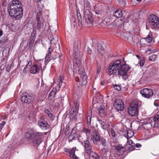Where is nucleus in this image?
<instances>
[{"mask_svg": "<svg viewBox=\"0 0 159 159\" xmlns=\"http://www.w3.org/2000/svg\"><path fill=\"white\" fill-rule=\"evenodd\" d=\"M42 135L41 133L36 132L31 129H28L25 134L30 143L35 147L38 146L42 142Z\"/></svg>", "mask_w": 159, "mask_h": 159, "instance_id": "obj_1", "label": "nucleus"}, {"mask_svg": "<svg viewBox=\"0 0 159 159\" xmlns=\"http://www.w3.org/2000/svg\"><path fill=\"white\" fill-rule=\"evenodd\" d=\"M119 63L117 75L122 76L124 80H126L128 78L127 73L131 69L130 67L126 64H121L120 60H117Z\"/></svg>", "mask_w": 159, "mask_h": 159, "instance_id": "obj_2", "label": "nucleus"}, {"mask_svg": "<svg viewBox=\"0 0 159 159\" xmlns=\"http://www.w3.org/2000/svg\"><path fill=\"white\" fill-rule=\"evenodd\" d=\"M8 13L13 19L18 20L21 18L23 16L22 9L20 8L19 10L12 8L7 7Z\"/></svg>", "mask_w": 159, "mask_h": 159, "instance_id": "obj_3", "label": "nucleus"}, {"mask_svg": "<svg viewBox=\"0 0 159 159\" xmlns=\"http://www.w3.org/2000/svg\"><path fill=\"white\" fill-rule=\"evenodd\" d=\"M139 107L137 101H133L128 108V112L129 115L132 116H137L139 114Z\"/></svg>", "mask_w": 159, "mask_h": 159, "instance_id": "obj_4", "label": "nucleus"}, {"mask_svg": "<svg viewBox=\"0 0 159 159\" xmlns=\"http://www.w3.org/2000/svg\"><path fill=\"white\" fill-rule=\"evenodd\" d=\"M149 25L153 29L159 27V18L156 15L152 14L149 15L148 18Z\"/></svg>", "mask_w": 159, "mask_h": 159, "instance_id": "obj_5", "label": "nucleus"}, {"mask_svg": "<svg viewBox=\"0 0 159 159\" xmlns=\"http://www.w3.org/2000/svg\"><path fill=\"white\" fill-rule=\"evenodd\" d=\"M119 63L117 60L113 63H111L106 70L107 74L109 75H116L117 72H118L119 67L118 65Z\"/></svg>", "mask_w": 159, "mask_h": 159, "instance_id": "obj_6", "label": "nucleus"}, {"mask_svg": "<svg viewBox=\"0 0 159 159\" xmlns=\"http://www.w3.org/2000/svg\"><path fill=\"white\" fill-rule=\"evenodd\" d=\"M34 99V98L33 95L27 93H23L21 98V100L22 102L27 104H29L33 102Z\"/></svg>", "mask_w": 159, "mask_h": 159, "instance_id": "obj_7", "label": "nucleus"}, {"mask_svg": "<svg viewBox=\"0 0 159 159\" xmlns=\"http://www.w3.org/2000/svg\"><path fill=\"white\" fill-rule=\"evenodd\" d=\"M78 74L80 76V80H81V82L80 83V84L82 86H84L87 84V75L83 68H81V69H78Z\"/></svg>", "mask_w": 159, "mask_h": 159, "instance_id": "obj_8", "label": "nucleus"}, {"mask_svg": "<svg viewBox=\"0 0 159 159\" xmlns=\"http://www.w3.org/2000/svg\"><path fill=\"white\" fill-rule=\"evenodd\" d=\"M9 8H12L19 10V9H22V6L20 1L18 0H13L8 4Z\"/></svg>", "mask_w": 159, "mask_h": 159, "instance_id": "obj_9", "label": "nucleus"}, {"mask_svg": "<svg viewBox=\"0 0 159 159\" xmlns=\"http://www.w3.org/2000/svg\"><path fill=\"white\" fill-rule=\"evenodd\" d=\"M140 93L143 97L147 98H151L153 95L152 90L146 88L141 90Z\"/></svg>", "mask_w": 159, "mask_h": 159, "instance_id": "obj_10", "label": "nucleus"}, {"mask_svg": "<svg viewBox=\"0 0 159 159\" xmlns=\"http://www.w3.org/2000/svg\"><path fill=\"white\" fill-rule=\"evenodd\" d=\"M84 144L83 146H84L85 152L87 155H90L93 152L92 147L90 142L89 140H84Z\"/></svg>", "mask_w": 159, "mask_h": 159, "instance_id": "obj_11", "label": "nucleus"}, {"mask_svg": "<svg viewBox=\"0 0 159 159\" xmlns=\"http://www.w3.org/2000/svg\"><path fill=\"white\" fill-rule=\"evenodd\" d=\"M42 17L41 16V11H39L37 12L36 17V20L37 21L36 28L37 30L40 31V30L43 26L44 21L41 22V18Z\"/></svg>", "mask_w": 159, "mask_h": 159, "instance_id": "obj_12", "label": "nucleus"}, {"mask_svg": "<svg viewBox=\"0 0 159 159\" xmlns=\"http://www.w3.org/2000/svg\"><path fill=\"white\" fill-rule=\"evenodd\" d=\"M113 105L114 107L117 111H122L124 110V103L120 99H118L115 100Z\"/></svg>", "mask_w": 159, "mask_h": 159, "instance_id": "obj_13", "label": "nucleus"}, {"mask_svg": "<svg viewBox=\"0 0 159 159\" xmlns=\"http://www.w3.org/2000/svg\"><path fill=\"white\" fill-rule=\"evenodd\" d=\"M84 17L87 23L92 24L93 23V18L90 11H89L84 12Z\"/></svg>", "mask_w": 159, "mask_h": 159, "instance_id": "obj_14", "label": "nucleus"}, {"mask_svg": "<svg viewBox=\"0 0 159 159\" xmlns=\"http://www.w3.org/2000/svg\"><path fill=\"white\" fill-rule=\"evenodd\" d=\"M101 138L99 133L96 131L93 132L91 134V139L94 144H98V141Z\"/></svg>", "mask_w": 159, "mask_h": 159, "instance_id": "obj_15", "label": "nucleus"}, {"mask_svg": "<svg viewBox=\"0 0 159 159\" xmlns=\"http://www.w3.org/2000/svg\"><path fill=\"white\" fill-rule=\"evenodd\" d=\"M42 70V67L41 65L34 64L31 67L30 72L33 74H37L39 73Z\"/></svg>", "mask_w": 159, "mask_h": 159, "instance_id": "obj_16", "label": "nucleus"}, {"mask_svg": "<svg viewBox=\"0 0 159 159\" xmlns=\"http://www.w3.org/2000/svg\"><path fill=\"white\" fill-rule=\"evenodd\" d=\"M53 49L51 46L50 47L48 48V49L47 51V53L46 54V56L45 59V63L46 64L49 62L52 59H51V54L52 52L53 51Z\"/></svg>", "mask_w": 159, "mask_h": 159, "instance_id": "obj_17", "label": "nucleus"}, {"mask_svg": "<svg viewBox=\"0 0 159 159\" xmlns=\"http://www.w3.org/2000/svg\"><path fill=\"white\" fill-rule=\"evenodd\" d=\"M63 150L65 152L70 153V157L71 158L78 159L75 154V150L73 148L70 150L69 149L67 148H64Z\"/></svg>", "mask_w": 159, "mask_h": 159, "instance_id": "obj_18", "label": "nucleus"}, {"mask_svg": "<svg viewBox=\"0 0 159 159\" xmlns=\"http://www.w3.org/2000/svg\"><path fill=\"white\" fill-rule=\"evenodd\" d=\"M159 116L157 115L154 117L153 120V121L150 123H148L144 125V127H146L147 125H149L151 127L153 125V126L154 127H157L158 126V124L157 122L158 121Z\"/></svg>", "mask_w": 159, "mask_h": 159, "instance_id": "obj_19", "label": "nucleus"}, {"mask_svg": "<svg viewBox=\"0 0 159 159\" xmlns=\"http://www.w3.org/2000/svg\"><path fill=\"white\" fill-rule=\"evenodd\" d=\"M64 80V77L62 75H60L57 80V83L60 88L63 89L65 87L66 84L63 82Z\"/></svg>", "mask_w": 159, "mask_h": 159, "instance_id": "obj_20", "label": "nucleus"}, {"mask_svg": "<svg viewBox=\"0 0 159 159\" xmlns=\"http://www.w3.org/2000/svg\"><path fill=\"white\" fill-rule=\"evenodd\" d=\"M39 126L43 129L46 130L49 127V125L46 121L39 120L38 123Z\"/></svg>", "mask_w": 159, "mask_h": 159, "instance_id": "obj_21", "label": "nucleus"}, {"mask_svg": "<svg viewBox=\"0 0 159 159\" xmlns=\"http://www.w3.org/2000/svg\"><path fill=\"white\" fill-rule=\"evenodd\" d=\"M77 137V134L76 133L75 130L72 129L71 133L68 137L69 142H71L72 140H75Z\"/></svg>", "mask_w": 159, "mask_h": 159, "instance_id": "obj_22", "label": "nucleus"}, {"mask_svg": "<svg viewBox=\"0 0 159 159\" xmlns=\"http://www.w3.org/2000/svg\"><path fill=\"white\" fill-rule=\"evenodd\" d=\"M115 149L119 153V155L122 154L125 151V148L122 146L121 144H119L115 147Z\"/></svg>", "mask_w": 159, "mask_h": 159, "instance_id": "obj_23", "label": "nucleus"}, {"mask_svg": "<svg viewBox=\"0 0 159 159\" xmlns=\"http://www.w3.org/2000/svg\"><path fill=\"white\" fill-rule=\"evenodd\" d=\"M73 55L74 56V58H79L81 57V54L80 50L76 48V46L74 48Z\"/></svg>", "mask_w": 159, "mask_h": 159, "instance_id": "obj_24", "label": "nucleus"}, {"mask_svg": "<svg viewBox=\"0 0 159 159\" xmlns=\"http://www.w3.org/2000/svg\"><path fill=\"white\" fill-rule=\"evenodd\" d=\"M80 59V58H74V68L75 67V69L76 68L81 69V68H80V66H81V63Z\"/></svg>", "mask_w": 159, "mask_h": 159, "instance_id": "obj_25", "label": "nucleus"}, {"mask_svg": "<svg viewBox=\"0 0 159 159\" xmlns=\"http://www.w3.org/2000/svg\"><path fill=\"white\" fill-rule=\"evenodd\" d=\"M79 106V102L78 100H76L74 105L72 107L71 110L73 111V112H78Z\"/></svg>", "mask_w": 159, "mask_h": 159, "instance_id": "obj_26", "label": "nucleus"}, {"mask_svg": "<svg viewBox=\"0 0 159 159\" xmlns=\"http://www.w3.org/2000/svg\"><path fill=\"white\" fill-rule=\"evenodd\" d=\"M97 48L98 52L101 55H102L104 52V48L100 43H98L97 44Z\"/></svg>", "mask_w": 159, "mask_h": 159, "instance_id": "obj_27", "label": "nucleus"}, {"mask_svg": "<svg viewBox=\"0 0 159 159\" xmlns=\"http://www.w3.org/2000/svg\"><path fill=\"white\" fill-rule=\"evenodd\" d=\"M36 37V34L34 32H33L31 34L30 39L29 41V43L30 46H32L33 45L34 41Z\"/></svg>", "mask_w": 159, "mask_h": 159, "instance_id": "obj_28", "label": "nucleus"}, {"mask_svg": "<svg viewBox=\"0 0 159 159\" xmlns=\"http://www.w3.org/2000/svg\"><path fill=\"white\" fill-rule=\"evenodd\" d=\"M92 118V112L91 110H89L88 111V114L87 115L86 120L87 121V124L89 125L90 124Z\"/></svg>", "mask_w": 159, "mask_h": 159, "instance_id": "obj_29", "label": "nucleus"}, {"mask_svg": "<svg viewBox=\"0 0 159 159\" xmlns=\"http://www.w3.org/2000/svg\"><path fill=\"white\" fill-rule=\"evenodd\" d=\"M76 13L79 22V26L81 27L82 26V17L80 13V10L79 9L77 10Z\"/></svg>", "mask_w": 159, "mask_h": 159, "instance_id": "obj_30", "label": "nucleus"}, {"mask_svg": "<svg viewBox=\"0 0 159 159\" xmlns=\"http://www.w3.org/2000/svg\"><path fill=\"white\" fill-rule=\"evenodd\" d=\"M122 15V10L120 9H118L113 12V16L117 18L121 17Z\"/></svg>", "mask_w": 159, "mask_h": 159, "instance_id": "obj_31", "label": "nucleus"}, {"mask_svg": "<svg viewBox=\"0 0 159 159\" xmlns=\"http://www.w3.org/2000/svg\"><path fill=\"white\" fill-rule=\"evenodd\" d=\"M89 2L87 1H85L84 2V12H86V11H90V7Z\"/></svg>", "mask_w": 159, "mask_h": 159, "instance_id": "obj_32", "label": "nucleus"}, {"mask_svg": "<svg viewBox=\"0 0 159 159\" xmlns=\"http://www.w3.org/2000/svg\"><path fill=\"white\" fill-rule=\"evenodd\" d=\"M78 112H73V111L71 109L70 111V117L71 120L76 119V116Z\"/></svg>", "mask_w": 159, "mask_h": 159, "instance_id": "obj_33", "label": "nucleus"}, {"mask_svg": "<svg viewBox=\"0 0 159 159\" xmlns=\"http://www.w3.org/2000/svg\"><path fill=\"white\" fill-rule=\"evenodd\" d=\"M44 112L49 118H51V120H53L54 119V116H53V114L48 109H45Z\"/></svg>", "mask_w": 159, "mask_h": 159, "instance_id": "obj_34", "label": "nucleus"}, {"mask_svg": "<svg viewBox=\"0 0 159 159\" xmlns=\"http://www.w3.org/2000/svg\"><path fill=\"white\" fill-rule=\"evenodd\" d=\"M99 115L102 117L104 116L105 115V109L103 108L102 106H101L99 109Z\"/></svg>", "mask_w": 159, "mask_h": 159, "instance_id": "obj_35", "label": "nucleus"}, {"mask_svg": "<svg viewBox=\"0 0 159 159\" xmlns=\"http://www.w3.org/2000/svg\"><path fill=\"white\" fill-rule=\"evenodd\" d=\"M56 93V89L55 88H53L52 91L50 92L48 98L52 99V98L54 97Z\"/></svg>", "mask_w": 159, "mask_h": 159, "instance_id": "obj_36", "label": "nucleus"}, {"mask_svg": "<svg viewBox=\"0 0 159 159\" xmlns=\"http://www.w3.org/2000/svg\"><path fill=\"white\" fill-rule=\"evenodd\" d=\"M92 155L91 156V159H99V157L98 155L95 152H92Z\"/></svg>", "mask_w": 159, "mask_h": 159, "instance_id": "obj_37", "label": "nucleus"}, {"mask_svg": "<svg viewBox=\"0 0 159 159\" xmlns=\"http://www.w3.org/2000/svg\"><path fill=\"white\" fill-rule=\"evenodd\" d=\"M119 21L118 20H115L113 21L111 23V25L113 26H119L122 25V23L121 22L120 23H119Z\"/></svg>", "mask_w": 159, "mask_h": 159, "instance_id": "obj_38", "label": "nucleus"}, {"mask_svg": "<svg viewBox=\"0 0 159 159\" xmlns=\"http://www.w3.org/2000/svg\"><path fill=\"white\" fill-rule=\"evenodd\" d=\"M103 148L102 149V151L104 153H106L108 152L109 150L108 145L106 143L103 145Z\"/></svg>", "mask_w": 159, "mask_h": 159, "instance_id": "obj_39", "label": "nucleus"}, {"mask_svg": "<svg viewBox=\"0 0 159 159\" xmlns=\"http://www.w3.org/2000/svg\"><path fill=\"white\" fill-rule=\"evenodd\" d=\"M32 64V61H29L27 64L26 65V67L24 68V71L26 72L27 71H28L29 69L30 66Z\"/></svg>", "mask_w": 159, "mask_h": 159, "instance_id": "obj_40", "label": "nucleus"}, {"mask_svg": "<svg viewBox=\"0 0 159 159\" xmlns=\"http://www.w3.org/2000/svg\"><path fill=\"white\" fill-rule=\"evenodd\" d=\"M98 142H99L100 144L102 146L104 145L106 143V139L102 137H101V138H100L98 141Z\"/></svg>", "mask_w": 159, "mask_h": 159, "instance_id": "obj_41", "label": "nucleus"}, {"mask_svg": "<svg viewBox=\"0 0 159 159\" xmlns=\"http://www.w3.org/2000/svg\"><path fill=\"white\" fill-rule=\"evenodd\" d=\"M149 60L154 61H156L157 59V56L155 54H153L149 57Z\"/></svg>", "mask_w": 159, "mask_h": 159, "instance_id": "obj_42", "label": "nucleus"}, {"mask_svg": "<svg viewBox=\"0 0 159 159\" xmlns=\"http://www.w3.org/2000/svg\"><path fill=\"white\" fill-rule=\"evenodd\" d=\"M82 131L84 132L86 134V135L87 136V134H89L90 132V130L89 129V128L84 127L83 129L82 130Z\"/></svg>", "mask_w": 159, "mask_h": 159, "instance_id": "obj_43", "label": "nucleus"}, {"mask_svg": "<svg viewBox=\"0 0 159 159\" xmlns=\"http://www.w3.org/2000/svg\"><path fill=\"white\" fill-rule=\"evenodd\" d=\"M8 40V38L7 36H4L2 37L0 41L1 43H4Z\"/></svg>", "mask_w": 159, "mask_h": 159, "instance_id": "obj_44", "label": "nucleus"}, {"mask_svg": "<svg viewBox=\"0 0 159 159\" xmlns=\"http://www.w3.org/2000/svg\"><path fill=\"white\" fill-rule=\"evenodd\" d=\"M117 1L120 6H124L125 5V0H117Z\"/></svg>", "mask_w": 159, "mask_h": 159, "instance_id": "obj_45", "label": "nucleus"}, {"mask_svg": "<svg viewBox=\"0 0 159 159\" xmlns=\"http://www.w3.org/2000/svg\"><path fill=\"white\" fill-rule=\"evenodd\" d=\"M151 34H149L146 38L147 41L148 43L151 42L152 40V38L151 36Z\"/></svg>", "mask_w": 159, "mask_h": 159, "instance_id": "obj_46", "label": "nucleus"}, {"mask_svg": "<svg viewBox=\"0 0 159 159\" xmlns=\"http://www.w3.org/2000/svg\"><path fill=\"white\" fill-rule=\"evenodd\" d=\"M129 146L128 147V149L129 152H131L134 149L135 147L134 145Z\"/></svg>", "mask_w": 159, "mask_h": 159, "instance_id": "obj_47", "label": "nucleus"}, {"mask_svg": "<svg viewBox=\"0 0 159 159\" xmlns=\"http://www.w3.org/2000/svg\"><path fill=\"white\" fill-rule=\"evenodd\" d=\"M113 88L115 89L117 91H120L121 89V88L120 86L117 84H115L113 86Z\"/></svg>", "mask_w": 159, "mask_h": 159, "instance_id": "obj_48", "label": "nucleus"}, {"mask_svg": "<svg viewBox=\"0 0 159 159\" xmlns=\"http://www.w3.org/2000/svg\"><path fill=\"white\" fill-rule=\"evenodd\" d=\"M128 144V145H132L133 144H134V143L133 142L131 139H128L127 141V144L126 145V146H127Z\"/></svg>", "mask_w": 159, "mask_h": 159, "instance_id": "obj_49", "label": "nucleus"}, {"mask_svg": "<svg viewBox=\"0 0 159 159\" xmlns=\"http://www.w3.org/2000/svg\"><path fill=\"white\" fill-rule=\"evenodd\" d=\"M95 9V14L97 15H99L101 13V11L100 10H97V9H96L95 8H94Z\"/></svg>", "mask_w": 159, "mask_h": 159, "instance_id": "obj_50", "label": "nucleus"}, {"mask_svg": "<svg viewBox=\"0 0 159 159\" xmlns=\"http://www.w3.org/2000/svg\"><path fill=\"white\" fill-rule=\"evenodd\" d=\"M111 132L112 136L113 137H115L116 136V134L114 130L113 129H111Z\"/></svg>", "mask_w": 159, "mask_h": 159, "instance_id": "obj_51", "label": "nucleus"}, {"mask_svg": "<svg viewBox=\"0 0 159 159\" xmlns=\"http://www.w3.org/2000/svg\"><path fill=\"white\" fill-rule=\"evenodd\" d=\"M91 60L90 59H89L88 58H87L85 61V62L86 63V64L87 65H89L91 63Z\"/></svg>", "mask_w": 159, "mask_h": 159, "instance_id": "obj_52", "label": "nucleus"}, {"mask_svg": "<svg viewBox=\"0 0 159 159\" xmlns=\"http://www.w3.org/2000/svg\"><path fill=\"white\" fill-rule=\"evenodd\" d=\"M154 105L156 106H158L159 105V100H156L154 102Z\"/></svg>", "mask_w": 159, "mask_h": 159, "instance_id": "obj_53", "label": "nucleus"}, {"mask_svg": "<svg viewBox=\"0 0 159 159\" xmlns=\"http://www.w3.org/2000/svg\"><path fill=\"white\" fill-rule=\"evenodd\" d=\"M51 148H49L48 150L47 155L50 156L51 155Z\"/></svg>", "mask_w": 159, "mask_h": 159, "instance_id": "obj_54", "label": "nucleus"}, {"mask_svg": "<svg viewBox=\"0 0 159 159\" xmlns=\"http://www.w3.org/2000/svg\"><path fill=\"white\" fill-rule=\"evenodd\" d=\"M144 60H142L140 62V66H143L144 63Z\"/></svg>", "mask_w": 159, "mask_h": 159, "instance_id": "obj_55", "label": "nucleus"}, {"mask_svg": "<svg viewBox=\"0 0 159 159\" xmlns=\"http://www.w3.org/2000/svg\"><path fill=\"white\" fill-rule=\"evenodd\" d=\"M87 53L89 54H91L92 52L91 49L89 48H88V49L87 50Z\"/></svg>", "mask_w": 159, "mask_h": 159, "instance_id": "obj_56", "label": "nucleus"}, {"mask_svg": "<svg viewBox=\"0 0 159 159\" xmlns=\"http://www.w3.org/2000/svg\"><path fill=\"white\" fill-rule=\"evenodd\" d=\"M50 43L52 44H55V42H54V38L52 37V39L51 37H50Z\"/></svg>", "mask_w": 159, "mask_h": 159, "instance_id": "obj_57", "label": "nucleus"}, {"mask_svg": "<svg viewBox=\"0 0 159 159\" xmlns=\"http://www.w3.org/2000/svg\"><path fill=\"white\" fill-rule=\"evenodd\" d=\"M98 120L99 121L100 124L101 125H105V123H104V122L103 121H102V120H99V119H98Z\"/></svg>", "mask_w": 159, "mask_h": 159, "instance_id": "obj_58", "label": "nucleus"}, {"mask_svg": "<svg viewBox=\"0 0 159 159\" xmlns=\"http://www.w3.org/2000/svg\"><path fill=\"white\" fill-rule=\"evenodd\" d=\"M135 146L137 148H140L141 147L142 145L140 143H137L136 144Z\"/></svg>", "mask_w": 159, "mask_h": 159, "instance_id": "obj_59", "label": "nucleus"}, {"mask_svg": "<svg viewBox=\"0 0 159 159\" xmlns=\"http://www.w3.org/2000/svg\"><path fill=\"white\" fill-rule=\"evenodd\" d=\"M69 127L66 128L65 130V132L66 134L69 133H68V132L69 131Z\"/></svg>", "mask_w": 159, "mask_h": 159, "instance_id": "obj_60", "label": "nucleus"}, {"mask_svg": "<svg viewBox=\"0 0 159 159\" xmlns=\"http://www.w3.org/2000/svg\"><path fill=\"white\" fill-rule=\"evenodd\" d=\"M101 127L102 129L104 130L106 129V128L105 127V125H101Z\"/></svg>", "mask_w": 159, "mask_h": 159, "instance_id": "obj_61", "label": "nucleus"}, {"mask_svg": "<svg viewBox=\"0 0 159 159\" xmlns=\"http://www.w3.org/2000/svg\"><path fill=\"white\" fill-rule=\"evenodd\" d=\"M6 124V122L5 121H2V123L1 124H0V125H1L2 126H3L4 125Z\"/></svg>", "mask_w": 159, "mask_h": 159, "instance_id": "obj_62", "label": "nucleus"}, {"mask_svg": "<svg viewBox=\"0 0 159 159\" xmlns=\"http://www.w3.org/2000/svg\"><path fill=\"white\" fill-rule=\"evenodd\" d=\"M3 34V31H2L0 29V37H1Z\"/></svg>", "mask_w": 159, "mask_h": 159, "instance_id": "obj_63", "label": "nucleus"}, {"mask_svg": "<svg viewBox=\"0 0 159 159\" xmlns=\"http://www.w3.org/2000/svg\"><path fill=\"white\" fill-rule=\"evenodd\" d=\"M100 72V70L98 68L97 70V74L98 75L99 74Z\"/></svg>", "mask_w": 159, "mask_h": 159, "instance_id": "obj_64", "label": "nucleus"}]
</instances>
